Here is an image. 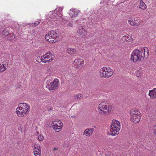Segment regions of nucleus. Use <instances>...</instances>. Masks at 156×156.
<instances>
[{
	"label": "nucleus",
	"mask_w": 156,
	"mask_h": 156,
	"mask_svg": "<svg viewBox=\"0 0 156 156\" xmlns=\"http://www.w3.org/2000/svg\"><path fill=\"white\" fill-rule=\"evenodd\" d=\"M98 108L100 114L106 115L111 112L112 107V105H109L107 101H104L99 104Z\"/></svg>",
	"instance_id": "obj_2"
},
{
	"label": "nucleus",
	"mask_w": 156,
	"mask_h": 156,
	"mask_svg": "<svg viewBox=\"0 0 156 156\" xmlns=\"http://www.w3.org/2000/svg\"><path fill=\"white\" fill-rule=\"evenodd\" d=\"M67 52L69 54L73 55L75 54L77 51L76 50L72 48H68L66 50Z\"/></svg>",
	"instance_id": "obj_22"
},
{
	"label": "nucleus",
	"mask_w": 156,
	"mask_h": 156,
	"mask_svg": "<svg viewBox=\"0 0 156 156\" xmlns=\"http://www.w3.org/2000/svg\"><path fill=\"white\" fill-rule=\"evenodd\" d=\"M148 95L152 99L156 98V88H154L153 89L150 90Z\"/></svg>",
	"instance_id": "obj_14"
},
{
	"label": "nucleus",
	"mask_w": 156,
	"mask_h": 156,
	"mask_svg": "<svg viewBox=\"0 0 156 156\" xmlns=\"http://www.w3.org/2000/svg\"><path fill=\"white\" fill-rule=\"evenodd\" d=\"M58 149V148H57L54 147V150H57Z\"/></svg>",
	"instance_id": "obj_36"
},
{
	"label": "nucleus",
	"mask_w": 156,
	"mask_h": 156,
	"mask_svg": "<svg viewBox=\"0 0 156 156\" xmlns=\"http://www.w3.org/2000/svg\"><path fill=\"white\" fill-rule=\"evenodd\" d=\"M141 115H137L131 116L130 120L133 123H138L140 121Z\"/></svg>",
	"instance_id": "obj_12"
},
{
	"label": "nucleus",
	"mask_w": 156,
	"mask_h": 156,
	"mask_svg": "<svg viewBox=\"0 0 156 156\" xmlns=\"http://www.w3.org/2000/svg\"><path fill=\"white\" fill-rule=\"evenodd\" d=\"M57 124V123H55L52 126V127H53V129L54 130L57 132H58L61 130L62 126H58Z\"/></svg>",
	"instance_id": "obj_19"
},
{
	"label": "nucleus",
	"mask_w": 156,
	"mask_h": 156,
	"mask_svg": "<svg viewBox=\"0 0 156 156\" xmlns=\"http://www.w3.org/2000/svg\"><path fill=\"white\" fill-rule=\"evenodd\" d=\"M71 117H75V116H71Z\"/></svg>",
	"instance_id": "obj_38"
},
{
	"label": "nucleus",
	"mask_w": 156,
	"mask_h": 156,
	"mask_svg": "<svg viewBox=\"0 0 156 156\" xmlns=\"http://www.w3.org/2000/svg\"><path fill=\"white\" fill-rule=\"evenodd\" d=\"M79 12L80 11L78 10L72 8L69 11V15L72 18L74 17H76L77 16Z\"/></svg>",
	"instance_id": "obj_11"
},
{
	"label": "nucleus",
	"mask_w": 156,
	"mask_h": 156,
	"mask_svg": "<svg viewBox=\"0 0 156 156\" xmlns=\"http://www.w3.org/2000/svg\"><path fill=\"white\" fill-rule=\"evenodd\" d=\"M56 30H51L46 35L45 38L46 40L51 43L56 42L59 38L58 34Z\"/></svg>",
	"instance_id": "obj_3"
},
{
	"label": "nucleus",
	"mask_w": 156,
	"mask_h": 156,
	"mask_svg": "<svg viewBox=\"0 0 156 156\" xmlns=\"http://www.w3.org/2000/svg\"><path fill=\"white\" fill-rule=\"evenodd\" d=\"M83 60L82 59H75L73 62V64L76 67L78 68L83 64Z\"/></svg>",
	"instance_id": "obj_10"
},
{
	"label": "nucleus",
	"mask_w": 156,
	"mask_h": 156,
	"mask_svg": "<svg viewBox=\"0 0 156 156\" xmlns=\"http://www.w3.org/2000/svg\"><path fill=\"white\" fill-rule=\"evenodd\" d=\"M131 116L137 115H142L139 111L138 109H132L130 111Z\"/></svg>",
	"instance_id": "obj_17"
},
{
	"label": "nucleus",
	"mask_w": 156,
	"mask_h": 156,
	"mask_svg": "<svg viewBox=\"0 0 156 156\" xmlns=\"http://www.w3.org/2000/svg\"><path fill=\"white\" fill-rule=\"evenodd\" d=\"M122 40L123 41H126L128 42H130L132 41L133 39L131 37L128 36H124L122 38Z\"/></svg>",
	"instance_id": "obj_20"
},
{
	"label": "nucleus",
	"mask_w": 156,
	"mask_h": 156,
	"mask_svg": "<svg viewBox=\"0 0 156 156\" xmlns=\"http://www.w3.org/2000/svg\"><path fill=\"white\" fill-rule=\"evenodd\" d=\"M41 22V20L39 19H37V20L35 21L34 23V25L35 26H37L38 24H39Z\"/></svg>",
	"instance_id": "obj_29"
},
{
	"label": "nucleus",
	"mask_w": 156,
	"mask_h": 156,
	"mask_svg": "<svg viewBox=\"0 0 156 156\" xmlns=\"http://www.w3.org/2000/svg\"><path fill=\"white\" fill-rule=\"evenodd\" d=\"M154 50L155 52V53L156 54V45L155 46V47L154 49Z\"/></svg>",
	"instance_id": "obj_35"
},
{
	"label": "nucleus",
	"mask_w": 156,
	"mask_h": 156,
	"mask_svg": "<svg viewBox=\"0 0 156 156\" xmlns=\"http://www.w3.org/2000/svg\"><path fill=\"white\" fill-rule=\"evenodd\" d=\"M100 75L102 77L108 78L111 76L113 73V70L111 68L106 67H103L100 71Z\"/></svg>",
	"instance_id": "obj_4"
},
{
	"label": "nucleus",
	"mask_w": 156,
	"mask_h": 156,
	"mask_svg": "<svg viewBox=\"0 0 156 156\" xmlns=\"http://www.w3.org/2000/svg\"><path fill=\"white\" fill-rule=\"evenodd\" d=\"M19 106L22 105L23 110L22 112V115L23 116L27 115L29 112L30 108L29 105L26 103H20L19 105Z\"/></svg>",
	"instance_id": "obj_6"
},
{
	"label": "nucleus",
	"mask_w": 156,
	"mask_h": 156,
	"mask_svg": "<svg viewBox=\"0 0 156 156\" xmlns=\"http://www.w3.org/2000/svg\"><path fill=\"white\" fill-rule=\"evenodd\" d=\"M53 54H54L53 52H49V53H47L44 55L42 57L44 59H50L51 58H53V57L52 56H53Z\"/></svg>",
	"instance_id": "obj_18"
},
{
	"label": "nucleus",
	"mask_w": 156,
	"mask_h": 156,
	"mask_svg": "<svg viewBox=\"0 0 156 156\" xmlns=\"http://www.w3.org/2000/svg\"><path fill=\"white\" fill-rule=\"evenodd\" d=\"M16 113L18 115H21L20 116L23 115H22V112L21 111H19L18 110L16 109Z\"/></svg>",
	"instance_id": "obj_30"
},
{
	"label": "nucleus",
	"mask_w": 156,
	"mask_h": 156,
	"mask_svg": "<svg viewBox=\"0 0 156 156\" xmlns=\"http://www.w3.org/2000/svg\"><path fill=\"white\" fill-rule=\"evenodd\" d=\"M41 61L44 63H46L47 62H51L53 60V58H51L49 59L48 60H45V59H44L43 58V57L41 56Z\"/></svg>",
	"instance_id": "obj_24"
},
{
	"label": "nucleus",
	"mask_w": 156,
	"mask_h": 156,
	"mask_svg": "<svg viewBox=\"0 0 156 156\" xmlns=\"http://www.w3.org/2000/svg\"><path fill=\"white\" fill-rule=\"evenodd\" d=\"M140 5L139 8L142 10H145L147 8V6L145 3L143 2V0H139Z\"/></svg>",
	"instance_id": "obj_23"
},
{
	"label": "nucleus",
	"mask_w": 156,
	"mask_h": 156,
	"mask_svg": "<svg viewBox=\"0 0 156 156\" xmlns=\"http://www.w3.org/2000/svg\"><path fill=\"white\" fill-rule=\"evenodd\" d=\"M128 23L132 26H137L140 25V21L137 20V21L136 22L133 21L132 18H130L128 20Z\"/></svg>",
	"instance_id": "obj_15"
},
{
	"label": "nucleus",
	"mask_w": 156,
	"mask_h": 156,
	"mask_svg": "<svg viewBox=\"0 0 156 156\" xmlns=\"http://www.w3.org/2000/svg\"><path fill=\"white\" fill-rule=\"evenodd\" d=\"M55 123H58L59 124H60L61 126H63V123H62V122L60 120H58V121H54L52 122V124H54Z\"/></svg>",
	"instance_id": "obj_28"
},
{
	"label": "nucleus",
	"mask_w": 156,
	"mask_h": 156,
	"mask_svg": "<svg viewBox=\"0 0 156 156\" xmlns=\"http://www.w3.org/2000/svg\"><path fill=\"white\" fill-rule=\"evenodd\" d=\"M153 130L154 131V133L156 135V125L153 127Z\"/></svg>",
	"instance_id": "obj_32"
},
{
	"label": "nucleus",
	"mask_w": 156,
	"mask_h": 156,
	"mask_svg": "<svg viewBox=\"0 0 156 156\" xmlns=\"http://www.w3.org/2000/svg\"><path fill=\"white\" fill-rule=\"evenodd\" d=\"M33 152L35 156H41V149L40 146L37 145H34Z\"/></svg>",
	"instance_id": "obj_8"
},
{
	"label": "nucleus",
	"mask_w": 156,
	"mask_h": 156,
	"mask_svg": "<svg viewBox=\"0 0 156 156\" xmlns=\"http://www.w3.org/2000/svg\"><path fill=\"white\" fill-rule=\"evenodd\" d=\"M83 96V95L80 93L76 94L75 95V99L79 100Z\"/></svg>",
	"instance_id": "obj_27"
},
{
	"label": "nucleus",
	"mask_w": 156,
	"mask_h": 156,
	"mask_svg": "<svg viewBox=\"0 0 156 156\" xmlns=\"http://www.w3.org/2000/svg\"><path fill=\"white\" fill-rule=\"evenodd\" d=\"M62 9L63 8L61 7H59L58 8L56 9L55 10V12L57 13L56 14H55L56 16L58 15L59 16H61L62 13Z\"/></svg>",
	"instance_id": "obj_21"
},
{
	"label": "nucleus",
	"mask_w": 156,
	"mask_h": 156,
	"mask_svg": "<svg viewBox=\"0 0 156 156\" xmlns=\"http://www.w3.org/2000/svg\"><path fill=\"white\" fill-rule=\"evenodd\" d=\"M94 129L93 128L86 129L83 133V135H85L87 136H90L93 132Z\"/></svg>",
	"instance_id": "obj_16"
},
{
	"label": "nucleus",
	"mask_w": 156,
	"mask_h": 156,
	"mask_svg": "<svg viewBox=\"0 0 156 156\" xmlns=\"http://www.w3.org/2000/svg\"><path fill=\"white\" fill-rule=\"evenodd\" d=\"M16 109L18 110H20V111H22L23 110L22 105L19 106V107L17 108Z\"/></svg>",
	"instance_id": "obj_33"
},
{
	"label": "nucleus",
	"mask_w": 156,
	"mask_h": 156,
	"mask_svg": "<svg viewBox=\"0 0 156 156\" xmlns=\"http://www.w3.org/2000/svg\"><path fill=\"white\" fill-rule=\"evenodd\" d=\"M77 33L79 36L83 37L86 35L87 34V31L85 29L80 27L79 28Z\"/></svg>",
	"instance_id": "obj_9"
},
{
	"label": "nucleus",
	"mask_w": 156,
	"mask_h": 156,
	"mask_svg": "<svg viewBox=\"0 0 156 156\" xmlns=\"http://www.w3.org/2000/svg\"><path fill=\"white\" fill-rule=\"evenodd\" d=\"M72 23H69L67 24V26L69 27H72Z\"/></svg>",
	"instance_id": "obj_34"
},
{
	"label": "nucleus",
	"mask_w": 156,
	"mask_h": 156,
	"mask_svg": "<svg viewBox=\"0 0 156 156\" xmlns=\"http://www.w3.org/2000/svg\"><path fill=\"white\" fill-rule=\"evenodd\" d=\"M134 21H137V20H136H136H135V19H134Z\"/></svg>",
	"instance_id": "obj_37"
},
{
	"label": "nucleus",
	"mask_w": 156,
	"mask_h": 156,
	"mask_svg": "<svg viewBox=\"0 0 156 156\" xmlns=\"http://www.w3.org/2000/svg\"><path fill=\"white\" fill-rule=\"evenodd\" d=\"M10 33H9L8 29L7 28L4 30L2 33V34L5 36L9 35Z\"/></svg>",
	"instance_id": "obj_25"
},
{
	"label": "nucleus",
	"mask_w": 156,
	"mask_h": 156,
	"mask_svg": "<svg viewBox=\"0 0 156 156\" xmlns=\"http://www.w3.org/2000/svg\"><path fill=\"white\" fill-rule=\"evenodd\" d=\"M112 125L110 126H112L115 128H121V125L120 122L117 120L113 119L112 121Z\"/></svg>",
	"instance_id": "obj_13"
},
{
	"label": "nucleus",
	"mask_w": 156,
	"mask_h": 156,
	"mask_svg": "<svg viewBox=\"0 0 156 156\" xmlns=\"http://www.w3.org/2000/svg\"><path fill=\"white\" fill-rule=\"evenodd\" d=\"M38 139L40 141H42L44 139V137L43 136L40 135L38 136Z\"/></svg>",
	"instance_id": "obj_31"
},
{
	"label": "nucleus",
	"mask_w": 156,
	"mask_h": 156,
	"mask_svg": "<svg viewBox=\"0 0 156 156\" xmlns=\"http://www.w3.org/2000/svg\"><path fill=\"white\" fill-rule=\"evenodd\" d=\"M109 133L112 136H115L119 134V131L120 129L115 128H114L113 127L110 126L109 127Z\"/></svg>",
	"instance_id": "obj_7"
},
{
	"label": "nucleus",
	"mask_w": 156,
	"mask_h": 156,
	"mask_svg": "<svg viewBox=\"0 0 156 156\" xmlns=\"http://www.w3.org/2000/svg\"><path fill=\"white\" fill-rule=\"evenodd\" d=\"M50 80H48L46 83V87L48 88L49 90H55L58 88L59 86V81L57 79H55L52 82H50Z\"/></svg>",
	"instance_id": "obj_5"
},
{
	"label": "nucleus",
	"mask_w": 156,
	"mask_h": 156,
	"mask_svg": "<svg viewBox=\"0 0 156 156\" xmlns=\"http://www.w3.org/2000/svg\"><path fill=\"white\" fill-rule=\"evenodd\" d=\"M148 54L149 50L146 47L139 50L136 49L132 52L130 59L134 62H140L143 60L146 56L148 57Z\"/></svg>",
	"instance_id": "obj_1"
},
{
	"label": "nucleus",
	"mask_w": 156,
	"mask_h": 156,
	"mask_svg": "<svg viewBox=\"0 0 156 156\" xmlns=\"http://www.w3.org/2000/svg\"><path fill=\"white\" fill-rule=\"evenodd\" d=\"M8 37V40L10 41H12L15 38V36L12 34H10Z\"/></svg>",
	"instance_id": "obj_26"
}]
</instances>
